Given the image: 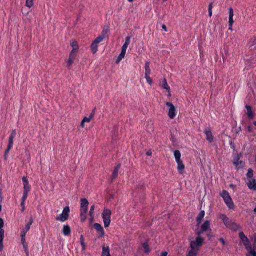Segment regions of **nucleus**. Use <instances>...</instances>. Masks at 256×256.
<instances>
[{"label":"nucleus","instance_id":"41","mask_svg":"<svg viewBox=\"0 0 256 256\" xmlns=\"http://www.w3.org/2000/svg\"><path fill=\"white\" fill-rule=\"evenodd\" d=\"M28 192H23L21 202H26V200L28 196Z\"/></svg>","mask_w":256,"mask_h":256},{"label":"nucleus","instance_id":"3","mask_svg":"<svg viewBox=\"0 0 256 256\" xmlns=\"http://www.w3.org/2000/svg\"><path fill=\"white\" fill-rule=\"evenodd\" d=\"M174 157L177 164V169L180 174H183L184 169V165L181 160V154L179 150H175L174 152Z\"/></svg>","mask_w":256,"mask_h":256},{"label":"nucleus","instance_id":"52","mask_svg":"<svg viewBox=\"0 0 256 256\" xmlns=\"http://www.w3.org/2000/svg\"><path fill=\"white\" fill-rule=\"evenodd\" d=\"M168 252H163L160 254V256H167Z\"/></svg>","mask_w":256,"mask_h":256},{"label":"nucleus","instance_id":"33","mask_svg":"<svg viewBox=\"0 0 256 256\" xmlns=\"http://www.w3.org/2000/svg\"><path fill=\"white\" fill-rule=\"evenodd\" d=\"M142 246L144 248V252L146 254L149 253L150 250L148 244L146 242H144L142 244Z\"/></svg>","mask_w":256,"mask_h":256},{"label":"nucleus","instance_id":"25","mask_svg":"<svg viewBox=\"0 0 256 256\" xmlns=\"http://www.w3.org/2000/svg\"><path fill=\"white\" fill-rule=\"evenodd\" d=\"M102 256H110V250L108 246H102Z\"/></svg>","mask_w":256,"mask_h":256},{"label":"nucleus","instance_id":"16","mask_svg":"<svg viewBox=\"0 0 256 256\" xmlns=\"http://www.w3.org/2000/svg\"><path fill=\"white\" fill-rule=\"evenodd\" d=\"M16 130H12L10 136H9L8 145L13 146L14 139L16 137Z\"/></svg>","mask_w":256,"mask_h":256},{"label":"nucleus","instance_id":"39","mask_svg":"<svg viewBox=\"0 0 256 256\" xmlns=\"http://www.w3.org/2000/svg\"><path fill=\"white\" fill-rule=\"evenodd\" d=\"M33 1L34 0H26V6L28 8H31L34 4Z\"/></svg>","mask_w":256,"mask_h":256},{"label":"nucleus","instance_id":"18","mask_svg":"<svg viewBox=\"0 0 256 256\" xmlns=\"http://www.w3.org/2000/svg\"><path fill=\"white\" fill-rule=\"evenodd\" d=\"M250 189L256 190V182L254 178H250L247 183Z\"/></svg>","mask_w":256,"mask_h":256},{"label":"nucleus","instance_id":"50","mask_svg":"<svg viewBox=\"0 0 256 256\" xmlns=\"http://www.w3.org/2000/svg\"><path fill=\"white\" fill-rule=\"evenodd\" d=\"M80 244H81V246H82V250H85V249H86V244H85L84 242L82 243H80Z\"/></svg>","mask_w":256,"mask_h":256},{"label":"nucleus","instance_id":"58","mask_svg":"<svg viewBox=\"0 0 256 256\" xmlns=\"http://www.w3.org/2000/svg\"><path fill=\"white\" fill-rule=\"evenodd\" d=\"M94 218V216H92V217H90V222H93Z\"/></svg>","mask_w":256,"mask_h":256},{"label":"nucleus","instance_id":"28","mask_svg":"<svg viewBox=\"0 0 256 256\" xmlns=\"http://www.w3.org/2000/svg\"><path fill=\"white\" fill-rule=\"evenodd\" d=\"M130 37L129 36H126V40H125L124 43L122 45V48L124 49H126V50L128 46L130 43Z\"/></svg>","mask_w":256,"mask_h":256},{"label":"nucleus","instance_id":"35","mask_svg":"<svg viewBox=\"0 0 256 256\" xmlns=\"http://www.w3.org/2000/svg\"><path fill=\"white\" fill-rule=\"evenodd\" d=\"M12 146L8 145L7 149L6 150L4 154V158L5 160L7 159L8 156V154L10 150L12 148Z\"/></svg>","mask_w":256,"mask_h":256},{"label":"nucleus","instance_id":"37","mask_svg":"<svg viewBox=\"0 0 256 256\" xmlns=\"http://www.w3.org/2000/svg\"><path fill=\"white\" fill-rule=\"evenodd\" d=\"M75 57L72 56H69L68 60L67 62V65L68 66H70L72 64Z\"/></svg>","mask_w":256,"mask_h":256},{"label":"nucleus","instance_id":"8","mask_svg":"<svg viewBox=\"0 0 256 256\" xmlns=\"http://www.w3.org/2000/svg\"><path fill=\"white\" fill-rule=\"evenodd\" d=\"M166 105L168 107V116L170 118L173 119L176 116V110L174 104L170 102H166Z\"/></svg>","mask_w":256,"mask_h":256},{"label":"nucleus","instance_id":"54","mask_svg":"<svg viewBox=\"0 0 256 256\" xmlns=\"http://www.w3.org/2000/svg\"><path fill=\"white\" fill-rule=\"evenodd\" d=\"M220 241L222 242V244H223V245H224L226 242H225V241L224 240V239L223 238H220Z\"/></svg>","mask_w":256,"mask_h":256},{"label":"nucleus","instance_id":"44","mask_svg":"<svg viewBox=\"0 0 256 256\" xmlns=\"http://www.w3.org/2000/svg\"><path fill=\"white\" fill-rule=\"evenodd\" d=\"M246 176L249 178H252L253 176V171L251 168L248 170Z\"/></svg>","mask_w":256,"mask_h":256},{"label":"nucleus","instance_id":"6","mask_svg":"<svg viewBox=\"0 0 256 256\" xmlns=\"http://www.w3.org/2000/svg\"><path fill=\"white\" fill-rule=\"evenodd\" d=\"M70 210V208L68 206H65L62 210V213L58 216L56 219L61 222L66 221L68 219Z\"/></svg>","mask_w":256,"mask_h":256},{"label":"nucleus","instance_id":"59","mask_svg":"<svg viewBox=\"0 0 256 256\" xmlns=\"http://www.w3.org/2000/svg\"><path fill=\"white\" fill-rule=\"evenodd\" d=\"M84 123H85V122H82V121L81 124H80V126H81L82 128H84Z\"/></svg>","mask_w":256,"mask_h":256},{"label":"nucleus","instance_id":"7","mask_svg":"<svg viewBox=\"0 0 256 256\" xmlns=\"http://www.w3.org/2000/svg\"><path fill=\"white\" fill-rule=\"evenodd\" d=\"M88 200L85 198H82L80 200V215L82 216L83 214H86L88 208Z\"/></svg>","mask_w":256,"mask_h":256},{"label":"nucleus","instance_id":"49","mask_svg":"<svg viewBox=\"0 0 256 256\" xmlns=\"http://www.w3.org/2000/svg\"><path fill=\"white\" fill-rule=\"evenodd\" d=\"M4 220L2 218H0V230H2V228L4 226Z\"/></svg>","mask_w":256,"mask_h":256},{"label":"nucleus","instance_id":"57","mask_svg":"<svg viewBox=\"0 0 256 256\" xmlns=\"http://www.w3.org/2000/svg\"><path fill=\"white\" fill-rule=\"evenodd\" d=\"M81 216V219H82V221L85 220V219H86V214H83L82 216Z\"/></svg>","mask_w":256,"mask_h":256},{"label":"nucleus","instance_id":"56","mask_svg":"<svg viewBox=\"0 0 256 256\" xmlns=\"http://www.w3.org/2000/svg\"><path fill=\"white\" fill-rule=\"evenodd\" d=\"M152 153L151 150H148V151L146 152V155H147V156H151V155H152Z\"/></svg>","mask_w":256,"mask_h":256},{"label":"nucleus","instance_id":"5","mask_svg":"<svg viewBox=\"0 0 256 256\" xmlns=\"http://www.w3.org/2000/svg\"><path fill=\"white\" fill-rule=\"evenodd\" d=\"M203 242L204 238H202L200 236H198L196 238L195 240H192L190 242V249L198 252Z\"/></svg>","mask_w":256,"mask_h":256},{"label":"nucleus","instance_id":"22","mask_svg":"<svg viewBox=\"0 0 256 256\" xmlns=\"http://www.w3.org/2000/svg\"><path fill=\"white\" fill-rule=\"evenodd\" d=\"M106 32L103 30L101 35L98 36L94 41L97 44L106 38Z\"/></svg>","mask_w":256,"mask_h":256},{"label":"nucleus","instance_id":"45","mask_svg":"<svg viewBox=\"0 0 256 256\" xmlns=\"http://www.w3.org/2000/svg\"><path fill=\"white\" fill-rule=\"evenodd\" d=\"M212 4L210 3L208 5V15L210 16H211L212 15Z\"/></svg>","mask_w":256,"mask_h":256},{"label":"nucleus","instance_id":"10","mask_svg":"<svg viewBox=\"0 0 256 256\" xmlns=\"http://www.w3.org/2000/svg\"><path fill=\"white\" fill-rule=\"evenodd\" d=\"M240 156L237 154L233 160V164L237 170L242 168L244 166V162L240 160Z\"/></svg>","mask_w":256,"mask_h":256},{"label":"nucleus","instance_id":"14","mask_svg":"<svg viewBox=\"0 0 256 256\" xmlns=\"http://www.w3.org/2000/svg\"><path fill=\"white\" fill-rule=\"evenodd\" d=\"M204 133L206 135V140L210 142H212L213 141V136L211 130L209 128H206L204 130Z\"/></svg>","mask_w":256,"mask_h":256},{"label":"nucleus","instance_id":"19","mask_svg":"<svg viewBox=\"0 0 256 256\" xmlns=\"http://www.w3.org/2000/svg\"><path fill=\"white\" fill-rule=\"evenodd\" d=\"M62 232L64 236H69L71 232V228L70 226L68 224L64 225L62 230Z\"/></svg>","mask_w":256,"mask_h":256},{"label":"nucleus","instance_id":"42","mask_svg":"<svg viewBox=\"0 0 256 256\" xmlns=\"http://www.w3.org/2000/svg\"><path fill=\"white\" fill-rule=\"evenodd\" d=\"M94 205H92L90 206V210L89 211V215L90 217H92V216H94Z\"/></svg>","mask_w":256,"mask_h":256},{"label":"nucleus","instance_id":"61","mask_svg":"<svg viewBox=\"0 0 256 256\" xmlns=\"http://www.w3.org/2000/svg\"><path fill=\"white\" fill-rule=\"evenodd\" d=\"M128 2H132L134 1V0H128Z\"/></svg>","mask_w":256,"mask_h":256},{"label":"nucleus","instance_id":"17","mask_svg":"<svg viewBox=\"0 0 256 256\" xmlns=\"http://www.w3.org/2000/svg\"><path fill=\"white\" fill-rule=\"evenodd\" d=\"M224 200L229 209H234V204L231 197H228V198H226Z\"/></svg>","mask_w":256,"mask_h":256},{"label":"nucleus","instance_id":"1","mask_svg":"<svg viewBox=\"0 0 256 256\" xmlns=\"http://www.w3.org/2000/svg\"><path fill=\"white\" fill-rule=\"evenodd\" d=\"M219 218L221 219L224 226L228 228L233 230H237L240 228V226L236 222H232V220L230 219L224 214H221L219 216Z\"/></svg>","mask_w":256,"mask_h":256},{"label":"nucleus","instance_id":"48","mask_svg":"<svg viewBox=\"0 0 256 256\" xmlns=\"http://www.w3.org/2000/svg\"><path fill=\"white\" fill-rule=\"evenodd\" d=\"M24 250L26 251L28 250V245L26 243H24V244H22Z\"/></svg>","mask_w":256,"mask_h":256},{"label":"nucleus","instance_id":"62","mask_svg":"<svg viewBox=\"0 0 256 256\" xmlns=\"http://www.w3.org/2000/svg\"><path fill=\"white\" fill-rule=\"evenodd\" d=\"M254 160H255V162H256V155L255 156Z\"/></svg>","mask_w":256,"mask_h":256},{"label":"nucleus","instance_id":"9","mask_svg":"<svg viewBox=\"0 0 256 256\" xmlns=\"http://www.w3.org/2000/svg\"><path fill=\"white\" fill-rule=\"evenodd\" d=\"M208 230L210 232L212 230L210 228V222L206 220L202 224L201 229L196 232V234L200 236L201 234Z\"/></svg>","mask_w":256,"mask_h":256},{"label":"nucleus","instance_id":"47","mask_svg":"<svg viewBox=\"0 0 256 256\" xmlns=\"http://www.w3.org/2000/svg\"><path fill=\"white\" fill-rule=\"evenodd\" d=\"M20 237H21V242H22V244H24V243H26V238H25V237L26 236H21L20 235Z\"/></svg>","mask_w":256,"mask_h":256},{"label":"nucleus","instance_id":"26","mask_svg":"<svg viewBox=\"0 0 256 256\" xmlns=\"http://www.w3.org/2000/svg\"><path fill=\"white\" fill-rule=\"evenodd\" d=\"M4 230H0V251L3 249V240L4 238Z\"/></svg>","mask_w":256,"mask_h":256},{"label":"nucleus","instance_id":"20","mask_svg":"<svg viewBox=\"0 0 256 256\" xmlns=\"http://www.w3.org/2000/svg\"><path fill=\"white\" fill-rule=\"evenodd\" d=\"M245 107L246 110V114L248 118L250 119L253 118L254 116V113L252 111L251 106L249 105H246Z\"/></svg>","mask_w":256,"mask_h":256},{"label":"nucleus","instance_id":"36","mask_svg":"<svg viewBox=\"0 0 256 256\" xmlns=\"http://www.w3.org/2000/svg\"><path fill=\"white\" fill-rule=\"evenodd\" d=\"M70 44L72 46V48H74V49H76V48L78 49V43H77V42L76 41L72 40V42H70Z\"/></svg>","mask_w":256,"mask_h":256},{"label":"nucleus","instance_id":"30","mask_svg":"<svg viewBox=\"0 0 256 256\" xmlns=\"http://www.w3.org/2000/svg\"><path fill=\"white\" fill-rule=\"evenodd\" d=\"M220 195L222 198L224 200L228 198V197H230L229 193L226 190H223L220 193Z\"/></svg>","mask_w":256,"mask_h":256},{"label":"nucleus","instance_id":"4","mask_svg":"<svg viewBox=\"0 0 256 256\" xmlns=\"http://www.w3.org/2000/svg\"><path fill=\"white\" fill-rule=\"evenodd\" d=\"M111 214L112 212L108 208H104L102 214V217L105 228H107L110 225L111 222Z\"/></svg>","mask_w":256,"mask_h":256},{"label":"nucleus","instance_id":"11","mask_svg":"<svg viewBox=\"0 0 256 256\" xmlns=\"http://www.w3.org/2000/svg\"><path fill=\"white\" fill-rule=\"evenodd\" d=\"M23 183V192H29L30 190V186L26 177L23 176L22 178Z\"/></svg>","mask_w":256,"mask_h":256},{"label":"nucleus","instance_id":"12","mask_svg":"<svg viewBox=\"0 0 256 256\" xmlns=\"http://www.w3.org/2000/svg\"><path fill=\"white\" fill-rule=\"evenodd\" d=\"M228 26H229V30H232V26L234 23L233 16H234V10L232 7H230L228 8Z\"/></svg>","mask_w":256,"mask_h":256},{"label":"nucleus","instance_id":"40","mask_svg":"<svg viewBox=\"0 0 256 256\" xmlns=\"http://www.w3.org/2000/svg\"><path fill=\"white\" fill-rule=\"evenodd\" d=\"M145 78L146 79V82L151 85L152 82V80L151 78L149 76V74H145Z\"/></svg>","mask_w":256,"mask_h":256},{"label":"nucleus","instance_id":"60","mask_svg":"<svg viewBox=\"0 0 256 256\" xmlns=\"http://www.w3.org/2000/svg\"><path fill=\"white\" fill-rule=\"evenodd\" d=\"M26 254V256H28L29 255V252H28V250H26V251H24Z\"/></svg>","mask_w":256,"mask_h":256},{"label":"nucleus","instance_id":"32","mask_svg":"<svg viewBox=\"0 0 256 256\" xmlns=\"http://www.w3.org/2000/svg\"><path fill=\"white\" fill-rule=\"evenodd\" d=\"M162 87L163 88L166 90V91L170 92V87L168 85L166 80V78H164L162 81Z\"/></svg>","mask_w":256,"mask_h":256},{"label":"nucleus","instance_id":"2","mask_svg":"<svg viewBox=\"0 0 256 256\" xmlns=\"http://www.w3.org/2000/svg\"><path fill=\"white\" fill-rule=\"evenodd\" d=\"M239 237L242 241V242L243 243L244 245V247L246 249L248 252L252 256H256V251L252 248V246L250 244V242L247 238L246 236L244 234L243 232H240L239 233Z\"/></svg>","mask_w":256,"mask_h":256},{"label":"nucleus","instance_id":"46","mask_svg":"<svg viewBox=\"0 0 256 256\" xmlns=\"http://www.w3.org/2000/svg\"><path fill=\"white\" fill-rule=\"evenodd\" d=\"M20 206H22V211L24 212L25 210V202H21Z\"/></svg>","mask_w":256,"mask_h":256},{"label":"nucleus","instance_id":"38","mask_svg":"<svg viewBox=\"0 0 256 256\" xmlns=\"http://www.w3.org/2000/svg\"><path fill=\"white\" fill-rule=\"evenodd\" d=\"M198 252L190 249V250L188 252V256H196Z\"/></svg>","mask_w":256,"mask_h":256},{"label":"nucleus","instance_id":"63","mask_svg":"<svg viewBox=\"0 0 256 256\" xmlns=\"http://www.w3.org/2000/svg\"><path fill=\"white\" fill-rule=\"evenodd\" d=\"M166 0H164V1H166Z\"/></svg>","mask_w":256,"mask_h":256},{"label":"nucleus","instance_id":"51","mask_svg":"<svg viewBox=\"0 0 256 256\" xmlns=\"http://www.w3.org/2000/svg\"><path fill=\"white\" fill-rule=\"evenodd\" d=\"M247 130H248V132H252V128L250 126H248L247 127Z\"/></svg>","mask_w":256,"mask_h":256},{"label":"nucleus","instance_id":"43","mask_svg":"<svg viewBox=\"0 0 256 256\" xmlns=\"http://www.w3.org/2000/svg\"><path fill=\"white\" fill-rule=\"evenodd\" d=\"M78 49H77V48H76V49L72 48V51L70 52V56L76 57V56L78 51Z\"/></svg>","mask_w":256,"mask_h":256},{"label":"nucleus","instance_id":"53","mask_svg":"<svg viewBox=\"0 0 256 256\" xmlns=\"http://www.w3.org/2000/svg\"><path fill=\"white\" fill-rule=\"evenodd\" d=\"M84 242V238L83 236L81 235L80 237V243H82Z\"/></svg>","mask_w":256,"mask_h":256},{"label":"nucleus","instance_id":"31","mask_svg":"<svg viewBox=\"0 0 256 256\" xmlns=\"http://www.w3.org/2000/svg\"><path fill=\"white\" fill-rule=\"evenodd\" d=\"M145 68V74H150V62H146L144 65Z\"/></svg>","mask_w":256,"mask_h":256},{"label":"nucleus","instance_id":"29","mask_svg":"<svg viewBox=\"0 0 256 256\" xmlns=\"http://www.w3.org/2000/svg\"><path fill=\"white\" fill-rule=\"evenodd\" d=\"M98 44L94 41H93L91 44V50L93 54L96 53L98 51Z\"/></svg>","mask_w":256,"mask_h":256},{"label":"nucleus","instance_id":"13","mask_svg":"<svg viewBox=\"0 0 256 256\" xmlns=\"http://www.w3.org/2000/svg\"><path fill=\"white\" fill-rule=\"evenodd\" d=\"M33 222V219L32 218H30V222L26 225L24 228L22 230L20 235L26 236V232L30 229V226Z\"/></svg>","mask_w":256,"mask_h":256},{"label":"nucleus","instance_id":"24","mask_svg":"<svg viewBox=\"0 0 256 256\" xmlns=\"http://www.w3.org/2000/svg\"><path fill=\"white\" fill-rule=\"evenodd\" d=\"M205 214V212L204 210H202L200 211L198 214L197 218H196V222L198 224H199L201 223L202 218H204Z\"/></svg>","mask_w":256,"mask_h":256},{"label":"nucleus","instance_id":"23","mask_svg":"<svg viewBox=\"0 0 256 256\" xmlns=\"http://www.w3.org/2000/svg\"><path fill=\"white\" fill-rule=\"evenodd\" d=\"M95 113V108L92 110L88 117L86 116L82 119L83 122H89L92 118Z\"/></svg>","mask_w":256,"mask_h":256},{"label":"nucleus","instance_id":"15","mask_svg":"<svg viewBox=\"0 0 256 256\" xmlns=\"http://www.w3.org/2000/svg\"><path fill=\"white\" fill-rule=\"evenodd\" d=\"M94 228L100 233L101 237L103 236L104 234V232L102 226L98 223H95L94 224Z\"/></svg>","mask_w":256,"mask_h":256},{"label":"nucleus","instance_id":"34","mask_svg":"<svg viewBox=\"0 0 256 256\" xmlns=\"http://www.w3.org/2000/svg\"><path fill=\"white\" fill-rule=\"evenodd\" d=\"M248 44L250 47H251L254 45L256 44V36H254L248 42Z\"/></svg>","mask_w":256,"mask_h":256},{"label":"nucleus","instance_id":"21","mask_svg":"<svg viewBox=\"0 0 256 256\" xmlns=\"http://www.w3.org/2000/svg\"><path fill=\"white\" fill-rule=\"evenodd\" d=\"M126 50L122 48L121 52L118 56L117 59L116 60V62L118 64L120 61L124 57L126 53Z\"/></svg>","mask_w":256,"mask_h":256},{"label":"nucleus","instance_id":"27","mask_svg":"<svg viewBox=\"0 0 256 256\" xmlns=\"http://www.w3.org/2000/svg\"><path fill=\"white\" fill-rule=\"evenodd\" d=\"M120 165L118 164L112 172V179H115L118 176V172L119 169L120 168Z\"/></svg>","mask_w":256,"mask_h":256},{"label":"nucleus","instance_id":"55","mask_svg":"<svg viewBox=\"0 0 256 256\" xmlns=\"http://www.w3.org/2000/svg\"><path fill=\"white\" fill-rule=\"evenodd\" d=\"M162 29L164 30L165 32L167 31L166 27L164 24H162Z\"/></svg>","mask_w":256,"mask_h":256}]
</instances>
